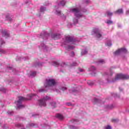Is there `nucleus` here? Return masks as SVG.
<instances>
[{"label":"nucleus","mask_w":129,"mask_h":129,"mask_svg":"<svg viewBox=\"0 0 129 129\" xmlns=\"http://www.w3.org/2000/svg\"><path fill=\"white\" fill-rule=\"evenodd\" d=\"M6 18H8V16H7V17H6Z\"/></svg>","instance_id":"nucleus-46"},{"label":"nucleus","mask_w":129,"mask_h":129,"mask_svg":"<svg viewBox=\"0 0 129 129\" xmlns=\"http://www.w3.org/2000/svg\"><path fill=\"white\" fill-rule=\"evenodd\" d=\"M17 126H22V124H18Z\"/></svg>","instance_id":"nucleus-38"},{"label":"nucleus","mask_w":129,"mask_h":129,"mask_svg":"<svg viewBox=\"0 0 129 129\" xmlns=\"http://www.w3.org/2000/svg\"><path fill=\"white\" fill-rule=\"evenodd\" d=\"M99 63H101L102 64H104V63H105V61H104V60H103V59H100L99 60Z\"/></svg>","instance_id":"nucleus-19"},{"label":"nucleus","mask_w":129,"mask_h":129,"mask_svg":"<svg viewBox=\"0 0 129 129\" xmlns=\"http://www.w3.org/2000/svg\"><path fill=\"white\" fill-rule=\"evenodd\" d=\"M107 14L108 17L112 16V13H111L109 11L107 12Z\"/></svg>","instance_id":"nucleus-18"},{"label":"nucleus","mask_w":129,"mask_h":129,"mask_svg":"<svg viewBox=\"0 0 129 129\" xmlns=\"http://www.w3.org/2000/svg\"><path fill=\"white\" fill-rule=\"evenodd\" d=\"M56 117H57V118H59V119L62 120L64 118V117H63V115L58 114L56 115Z\"/></svg>","instance_id":"nucleus-12"},{"label":"nucleus","mask_w":129,"mask_h":129,"mask_svg":"<svg viewBox=\"0 0 129 129\" xmlns=\"http://www.w3.org/2000/svg\"><path fill=\"white\" fill-rule=\"evenodd\" d=\"M56 85V81L54 79L46 80L45 83L44 84L45 87H48V86H54Z\"/></svg>","instance_id":"nucleus-2"},{"label":"nucleus","mask_w":129,"mask_h":129,"mask_svg":"<svg viewBox=\"0 0 129 129\" xmlns=\"http://www.w3.org/2000/svg\"><path fill=\"white\" fill-rule=\"evenodd\" d=\"M22 129H26V128H22Z\"/></svg>","instance_id":"nucleus-45"},{"label":"nucleus","mask_w":129,"mask_h":129,"mask_svg":"<svg viewBox=\"0 0 129 129\" xmlns=\"http://www.w3.org/2000/svg\"><path fill=\"white\" fill-rule=\"evenodd\" d=\"M127 52V50L124 48H121L120 49H118L116 50L114 54L115 55H119L120 53H126Z\"/></svg>","instance_id":"nucleus-7"},{"label":"nucleus","mask_w":129,"mask_h":129,"mask_svg":"<svg viewBox=\"0 0 129 129\" xmlns=\"http://www.w3.org/2000/svg\"><path fill=\"white\" fill-rule=\"evenodd\" d=\"M8 21H12V18H9L8 19Z\"/></svg>","instance_id":"nucleus-39"},{"label":"nucleus","mask_w":129,"mask_h":129,"mask_svg":"<svg viewBox=\"0 0 129 129\" xmlns=\"http://www.w3.org/2000/svg\"><path fill=\"white\" fill-rule=\"evenodd\" d=\"M66 42H67V43H73L75 42V39L73 37L67 36L66 37Z\"/></svg>","instance_id":"nucleus-8"},{"label":"nucleus","mask_w":129,"mask_h":129,"mask_svg":"<svg viewBox=\"0 0 129 129\" xmlns=\"http://www.w3.org/2000/svg\"><path fill=\"white\" fill-rule=\"evenodd\" d=\"M3 44H5V41H4V40H3L2 39H0V47H1Z\"/></svg>","instance_id":"nucleus-20"},{"label":"nucleus","mask_w":129,"mask_h":129,"mask_svg":"<svg viewBox=\"0 0 129 129\" xmlns=\"http://www.w3.org/2000/svg\"><path fill=\"white\" fill-rule=\"evenodd\" d=\"M50 99V97L46 96V97L43 98L42 99L39 100V106H46V101Z\"/></svg>","instance_id":"nucleus-4"},{"label":"nucleus","mask_w":129,"mask_h":129,"mask_svg":"<svg viewBox=\"0 0 129 129\" xmlns=\"http://www.w3.org/2000/svg\"><path fill=\"white\" fill-rule=\"evenodd\" d=\"M45 11H46V8L44 7H41L40 8V12H45Z\"/></svg>","instance_id":"nucleus-15"},{"label":"nucleus","mask_w":129,"mask_h":129,"mask_svg":"<svg viewBox=\"0 0 129 129\" xmlns=\"http://www.w3.org/2000/svg\"><path fill=\"white\" fill-rule=\"evenodd\" d=\"M118 121V119H114L113 122H117Z\"/></svg>","instance_id":"nucleus-32"},{"label":"nucleus","mask_w":129,"mask_h":129,"mask_svg":"<svg viewBox=\"0 0 129 129\" xmlns=\"http://www.w3.org/2000/svg\"><path fill=\"white\" fill-rule=\"evenodd\" d=\"M86 4H88V3H89V1H87L86 2Z\"/></svg>","instance_id":"nucleus-40"},{"label":"nucleus","mask_w":129,"mask_h":129,"mask_svg":"<svg viewBox=\"0 0 129 129\" xmlns=\"http://www.w3.org/2000/svg\"><path fill=\"white\" fill-rule=\"evenodd\" d=\"M51 105H53L54 108L56 107V103H51Z\"/></svg>","instance_id":"nucleus-31"},{"label":"nucleus","mask_w":129,"mask_h":129,"mask_svg":"<svg viewBox=\"0 0 129 129\" xmlns=\"http://www.w3.org/2000/svg\"><path fill=\"white\" fill-rule=\"evenodd\" d=\"M73 13H75V16L77 17V18H80V17L82 16V15L79 14V12H80V10L79 9L75 8L72 10Z\"/></svg>","instance_id":"nucleus-5"},{"label":"nucleus","mask_w":129,"mask_h":129,"mask_svg":"<svg viewBox=\"0 0 129 129\" xmlns=\"http://www.w3.org/2000/svg\"><path fill=\"white\" fill-rule=\"evenodd\" d=\"M39 92H45V90H44L43 89H41L39 90Z\"/></svg>","instance_id":"nucleus-30"},{"label":"nucleus","mask_w":129,"mask_h":129,"mask_svg":"<svg viewBox=\"0 0 129 129\" xmlns=\"http://www.w3.org/2000/svg\"><path fill=\"white\" fill-rule=\"evenodd\" d=\"M78 64H77V63L74 62L72 64V66H78Z\"/></svg>","instance_id":"nucleus-28"},{"label":"nucleus","mask_w":129,"mask_h":129,"mask_svg":"<svg viewBox=\"0 0 129 129\" xmlns=\"http://www.w3.org/2000/svg\"><path fill=\"white\" fill-rule=\"evenodd\" d=\"M25 100H29V99L24 98L23 97H19V100L17 101L18 104H17V106L18 108H24L25 107V105L20 104L22 102V101H24Z\"/></svg>","instance_id":"nucleus-3"},{"label":"nucleus","mask_w":129,"mask_h":129,"mask_svg":"<svg viewBox=\"0 0 129 129\" xmlns=\"http://www.w3.org/2000/svg\"><path fill=\"white\" fill-rule=\"evenodd\" d=\"M70 55L72 57H74V56L75 55V53H74V51H72Z\"/></svg>","instance_id":"nucleus-25"},{"label":"nucleus","mask_w":129,"mask_h":129,"mask_svg":"<svg viewBox=\"0 0 129 129\" xmlns=\"http://www.w3.org/2000/svg\"><path fill=\"white\" fill-rule=\"evenodd\" d=\"M93 32L95 34L97 38H101L102 35H101V32L100 30L97 28H95L93 29Z\"/></svg>","instance_id":"nucleus-6"},{"label":"nucleus","mask_w":129,"mask_h":129,"mask_svg":"<svg viewBox=\"0 0 129 129\" xmlns=\"http://www.w3.org/2000/svg\"><path fill=\"white\" fill-rule=\"evenodd\" d=\"M57 15H60L61 14V11H56Z\"/></svg>","instance_id":"nucleus-34"},{"label":"nucleus","mask_w":129,"mask_h":129,"mask_svg":"<svg viewBox=\"0 0 129 129\" xmlns=\"http://www.w3.org/2000/svg\"><path fill=\"white\" fill-rule=\"evenodd\" d=\"M51 37L54 40H58V39H59L60 35V34H52Z\"/></svg>","instance_id":"nucleus-9"},{"label":"nucleus","mask_w":129,"mask_h":129,"mask_svg":"<svg viewBox=\"0 0 129 129\" xmlns=\"http://www.w3.org/2000/svg\"><path fill=\"white\" fill-rule=\"evenodd\" d=\"M104 129H111V126L109 125H107V126L104 127Z\"/></svg>","instance_id":"nucleus-17"},{"label":"nucleus","mask_w":129,"mask_h":129,"mask_svg":"<svg viewBox=\"0 0 129 129\" xmlns=\"http://www.w3.org/2000/svg\"><path fill=\"white\" fill-rule=\"evenodd\" d=\"M107 23H108L109 25H110V24H112V21L110 20H108Z\"/></svg>","instance_id":"nucleus-27"},{"label":"nucleus","mask_w":129,"mask_h":129,"mask_svg":"<svg viewBox=\"0 0 129 129\" xmlns=\"http://www.w3.org/2000/svg\"><path fill=\"white\" fill-rule=\"evenodd\" d=\"M126 15H128V14H129V10H128V11H127L126 12Z\"/></svg>","instance_id":"nucleus-37"},{"label":"nucleus","mask_w":129,"mask_h":129,"mask_svg":"<svg viewBox=\"0 0 129 129\" xmlns=\"http://www.w3.org/2000/svg\"><path fill=\"white\" fill-rule=\"evenodd\" d=\"M78 19H75L74 24H78Z\"/></svg>","instance_id":"nucleus-29"},{"label":"nucleus","mask_w":129,"mask_h":129,"mask_svg":"<svg viewBox=\"0 0 129 129\" xmlns=\"http://www.w3.org/2000/svg\"><path fill=\"white\" fill-rule=\"evenodd\" d=\"M3 36L8 38V37H10V34L8 33V32L4 31L3 32Z\"/></svg>","instance_id":"nucleus-10"},{"label":"nucleus","mask_w":129,"mask_h":129,"mask_svg":"<svg viewBox=\"0 0 129 129\" xmlns=\"http://www.w3.org/2000/svg\"><path fill=\"white\" fill-rule=\"evenodd\" d=\"M53 66H55V67L57 66H59V63H58V62L54 61L53 62Z\"/></svg>","instance_id":"nucleus-16"},{"label":"nucleus","mask_w":129,"mask_h":129,"mask_svg":"<svg viewBox=\"0 0 129 129\" xmlns=\"http://www.w3.org/2000/svg\"><path fill=\"white\" fill-rule=\"evenodd\" d=\"M115 14H123V11L122 9H118L115 12Z\"/></svg>","instance_id":"nucleus-11"},{"label":"nucleus","mask_w":129,"mask_h":129,"mask_svg":"<svg viewBox=\"0 0 129 129\" xmlns=\"http://www.w3.org/2000/svg\"><path fill=\"white\" fill-rule=\"evenodd\" d=\"M120 79H122V80L124 79H129V76L122 74H117L115 76L114 81H117V80H120Z\"/></svg>","instance_id":"nucleus-1"},{"label":"nucleus","mask_w":129,"mask_h":129,"mask_svg":"<svg viewBox=\"0 0 129 129\" xmlns=\"http://www.w3.org/2000/svg\"><path fill=\"white\" fill-rule=\"evenodd\" d=\"M94 102L95 103H97V102H100V101L99 100V99H94Z\"/></svg>","instance_id":"nucleus-22"},{"label":"nucleus","mask_w":129,"mask_h":129,"mask_svg":"<svg viewBox=\"0 0 129 129\" xmlns=\"http://www.w3.org/2000/svg\"><path fill=\"white\" fill-rule=\"evenodd\" d=\"M112 44H111V43L110 42V41H109L108 43H107V46H108L109 47H110V46H112Z\"/></svg>","instance_id":"nucleus-24"},{"label":"nucleus","mask_w":129,"mask_h":129,"mask_svg":"<svg viewBox=\"0 0 129 129\" xmlns=\"http://www.w3.org/2000/svg\"><path fill=\"white\" fill-rule=\"evenodd\" d=\"M38 125L34 123H31L30 124V126H31V127H37Z\"/></svg>","instance_id":"nucleus-14"},{"label":"nucleus","mask_w":129,"mask_h":129,"mask_svg":"<svg viewBox=\"0 0 129 129\" xmlns=\"http://www.w3.org/2000/svg\"><path fill=\"white\" fill-rule=\"evenodd\" d=\"M36 73L35 72H33L31 74V76H35Z\"/></svg>","instance_id":"nucleus-23"},{"label":"nucleus","mask_w":129,"mask_h":129,"mask_svg":"<svg viewBox=\"0 0 129 129\" xmlns=\"http://www.w3.org/2000/svg\"><path fill=\"white\" fill-rule=\"evenodd\" d=\"M67 89V88L64 87L61 88V90H62V91H64V90H66Z\"/></svg>","instance_id":"nucleus-26"},{"label":"nucleus","mask_w":129,"mask_h":129,"mask_svg":"<svg viewBox=\"0 0 129 129\" xmlns=\"http://www.w3.org/2000/svg\"><path fill=\"white\" fill-rule=\"evenodd\" d=\"M34 94H33L32 96H34Z\"/></svg>","instance_id":"nucleus-43"},{"label":"nucleus","mask_w":129,"mask_h":129,"mask_svg":"<svg viewBox=\"0 0 129 129\" xmlns=\"http://www.w3.org/2000/svg\"><path fill=\"white\" fill-rule=\"evenodd\" d=\"M92 69L93 70H95V67H94V66H92Z\"/></svg>","instance_id":"nucleus-36"},{"label":"nucleus","mask_w":129,"mask_h":129,"mask_svg":"<svg viewBox=\"0 0 129 129\" xmlns=\"http://www.w3.org/2000/svg\"><path fill=\"white\" fill-rule=\"evenodd\" d=\"M66 3L64 1H62L60 2V5H61V6H64V5H65Z\"/></svg>","instance_id":"nucleus-21"},{"label":"nucleus","mask_w":129,"mask_h":129,"mask_svg":"<svg viewBox=\"0 0 129 129\" xmlns=\"http://www.w3.org/2000/svg\"><path fill=\"white\" fill-rule=\"evenodd\" d=\"M7 113H8V114H10V115H12V114H13V112L8 111L7 112Z\"/></svg>","instance_id":"nucleus-33"},{"label":"nucleus","mask_w":129,"mask_h":129,"mask_svg":"<svg viewBox=\"0 0 129 129\" xmlns=\"http://www.w3.org/2000/svg\"><path fill=\"white\" fill-rule=\"evenodd\" d=\"M75 47L71 45H68L67 47V50H73L74 49Z\"/></svg>","instance_id":"nucleus-13"},{"label":"nucleus","mask_w":129,"mask_h":129,"mask_svg":"<svg viewBox=\"0 0 129 129\" xmlns=\"http://www.w3.org/2000/svg\"><path fill=\"white\" fill-rule=\"evenodd\" d=\"M79 71H80V72H83V70H82L80 68H79Z\"/></svg>","instance_id":"nucleus-35"},{"label":"nucleus","mask_w":129,"mask_h":129,"mask_svg":"<svg viewBox=\"0 0 129 129\" xmlns=\"http://www.w3.org/2000/svg\"><path fill=\"white\" fill-rule=\"evenodd\" d=\"M87 53V50H85V54H86Z\"/></svg>","instance_id":"nucleus-41"},{"label":"nucleus","mask_w":129,"mask_h":129,"mask_svg":"<svg viewBox=\"0 0 129 129\" xmlns=\"http://www.w3.org/2000/svg\"><path fill=\"white\" fill-rule=\"evenodd\" d=\"M73 92H75V91H73Z\"/></svg>","instance_id":"nucleus-44"},{"label":"nucleus","mask_w":129,"mask_h":129,"mask_svg":"<svg viewBox=\"0 0 129 129\" xmlns=\"http://www.w3.org/2000/svg\"><path fill=\"white\" fill-rule=\"evenodd\" d=\"M111 75H112V74H111Z\"/></svg>","instance_id":"nucleus-47"},{"label":"nucleus","mask_w":129,"mask_h":129,"mask_svg":"<svg viewBox=\"0 0 129 129\" xmlns=\"http://www.w3.org/2000/svg\"><path fill=\"white\" fill-rule=\"evenodd\" d=\"M110 71L111 72V71H112V69H110Z\"/></svg>","instance_id":"nucleus-42"}]
</instances>
